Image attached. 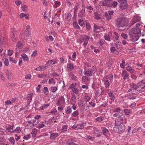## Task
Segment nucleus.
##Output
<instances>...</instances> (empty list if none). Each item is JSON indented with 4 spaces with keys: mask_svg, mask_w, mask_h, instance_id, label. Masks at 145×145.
Returning a JSON list of instances; mask_svg holds the SVG:
<instances>
[{
    "mask_svg": "<svg viewBox=\"0 0 145 145\" xmlns=\"http://www.w3.org/2000/svg\"><path fill=\"white\" fill-rule=\"evenodd\" d=\"M125 61L123 59H122L121 63L120 64V66L122 68H124L125 67Z\"/></svg>",
    "mask_w": 145,
    "mask_h": 145,
    "instance_id": "obj_58",
    "label": "nucleus"
},
{
    "mask_svg": "<svg viewBox=\"0 0 145 145\" xmlns=\"http://www.w3.org/2000/svg\"><path fill=\"white\" fill-rule=\"evenodd\" d=\"M126 69L129 72L131 73H134L135 72V70L129 66L127 67Z\"/></svg>",
    "mask_w": 145,
    "mask_h": 145,
    "instance_id": "obj_30",
    "label": "nucleus"
},
{
    "mask_svg": "<svg viewBox=\"0 0 145 145\" xmlns=\"http://www.w3.org/2000/svg\"><path fill=\"white\" fill-rule=\"evenodd\" d=\"M54 7L56 8L58 6L60 5V3L58 1H55L54 2Z\"/></svg>",
    "mask_w": 145,
    "mask_h": 145,
    "instance_id": "obj_59",
    "label": "nucleus"
},
{
    "mask_svg": "<svg viewBox=\"0 0 145 145\" xmlns=\"http://www.w3.org/2000/svg\"><path fill=\"white\" fill-rule=\"evenodd\" d=\"M110 50L111 52L113 53L114 54H117L118 53V52L116 50L115 47H111L110 48Z\"/></svg>",
    "mask_w": 145,
    "mask_h": 145,
    "instance_id": "obj_36",
    "label": "nucleus"
},
{
    "mask_svg": "<svg viewBox=\"0 0 145 145\" xmlns=\"http://www.w3.org/2000/svg\"><path fill=\"white\" fill-rule=\"evenodd\" d=\"M6 73L8 79H10L11 78L13 77V74L9 70H7L6 71Z\"/></svg>",
    "mask_w": 145,
    "mask_h": 145,
    "instance_id": "obj_17",
    "label": "nucleus"
},
{
    "mask_svg": "<svg viewBox=\"0 0 145 145\" xmlns=\"http://www.w3.org/2000/svg\"><path fill=\"white\" fill-rule=\"evenodd\" d=\"M132 40L133 42H135L137 40H138L139 39V37L140 36V35H135V34H132Z\"/></svg>",
    "mask_w": 145,
    "mask_h": 145,
    "instance_id": "obj_16",
    "label": "nucleus"
},
{
    "mask_svg": "<svg viewBox=\"0 0 145 145\" xmlns=\"http://www.w3.org/2000/svg\"><path fill=\"white\" fill-rule=\"evenodd\" d=\"M67 127L68 126L67 125H64L63 126L61 129L62 132H65L67 131Z\"/></svg>",
    "mask_w": 145,
    "mask_h": 145,
    "instance_id": "obj_40",
    "label": "nucleus"
},
{
    "mask_svg": "<svg viewBox=\"0 0 145 145\" xmlns=\"http://www.w3.org/2000/svg\"><path fill=\"white\" fill-rule=\"evenodd\" d=\"M67 67L68 70L70 71H72L74 67L73 64L71 63H69L67 64Z\"/></svg>",
    "mask_w": 145,
    "mask_h": 145,
    "instance_id": "obj_23",
    "label": "nucleus"
},
{
    "mask_svg": "<svg viewBox=\"0 0 145 145\" xmlns=\"http://www.w3.org/2000/svg\"><path fill=\"white\" fill-rule=\"evenodd\" d=\"M121 75L123 77V79L124 80L129 79V76L126 71L125 70L123 71Z\"/></svg>",
    "mask_w": 145,
    "mask_h": 145,
    "instance_id": "obj_11",
    "label": "nucleus"
},
{
    "mask_svg": "<svg viewBox=\"0 0 145 145\" xmlns=\"http://www.w3.org/2000/svg\"><path fill=\"white\" fill-rule=\"evenodd\" d=\"M54 118H55L54 117H51L48 120V122H45V123H46L47 124H48V123L51 124L52 123H53V122L54 123L56 121V120H55V121L54 120H55V119Z\"/></svg>",
    "mask_w": 145,
    "mask_h": 145,
    "instance_id": "obj_29",
    "label": "nucleus"
},
{
    "mask_svg": "<svg viewBox=\"0 0 145 145\" xmlns=\"http://www.w3.org/2000/svg\"><path fill=\"white\" fill-rule=\"evenodd\" d=\"M21 8L22 10L24 12H26L28 10L27 7L25 5H22Z\"/></svg>",
    "mask_w": 145,
    "mask_h": 145,
    "instance_id": "obj_39",
    "label": "nucleus"
},
{
    "mask_svg": "<svg viewBox=\"0 0 145 145\" xmlns=\"http://www.w3.org/2000/svg\"><path fill=\"white\" fill-rule=\"evenodd\" d=\"M103 135L106 138L108 137L110 135L108 130L105 127H102V128Z\"/></svg>",
    "mask_w": 145,
    "mask_h": 145,
    "instance_id": "obj_9",
    "label": "nucleus"
},
{
    "mask_svg": "<svg viewBox=\"0 0 145 145\" xmlns=\"http://www.w3.org/2000/svg\"><path fill=\"white\" fill-rule=\"evenodd\" d=\"M45 126V125L43 123H39L37 124L36 127L39 129H40Z\"/></svg>",
    "mask_w": 145,
    "mask_h": 145,
    "instance_id": "obj_48",
    "label": "nucleus"
},
{
    "mask_svg": "<svg viewBox=\"0 0 145 145\" xmlns=\"http://www.w3.org/2000/svg\"><path fill=\"white\" fill-rule=\"evenodd\" d=\"M11 37L12 40L13 42H15L17 39V34L15 32L11 34Z\"/></svg>",
    "mask_w": 145,
    "mask_h": 145,
    "instance_id": "obj_14",
    "label": "nucleus"
},
{
    "mask_svg": "<svg viewBox=\"0 0 145 145\" xmlns=\"http://www.w3.org/2000/svg\"><path fill=\"white\" fill-rule=\"evenodd\" d=\"M30 31L25 30L24 33L26 35V37L28 38L30 35Z\"/></svg>",
    "mask_w": 145,
    "mask_h": 145,
    "instance_id": "obj_46",
    "label": "nucleus"
},
{
    "mask_svg": "<svg viewBox=\"0 0 145 145\" xmlns=\"http://www.w3.org/2000/svg\"><path fill=\"white\" fill-rule=\"evenodd\" d=\"M65 103L64 98L63 97H61L59 98L58 101L56 103V104L57 106H59L62 104L64 103Z\"/></svg>",
    "mask_w": 145,
    "mask_h": 145,
    "instance_id": "obj_15",
    "label": "nucleus"
},
{
    "mask_svg": "<svg viewBox=\"0 0 145 145\" xmlns=\"http://www.w3.org/2000/svg\"><path fill=\"white\" fill-rule=\"evenodd\" d=\"M108 95L112 101H114V100L115 96L112 93L110 92L108 93Z\"/></svg>",
    "mask_w": 145,
    "mask_h": 145,
    "instance_id": "obj_42",
    "label": "nucleus"
},
{
    "mask_svg": "<svg viewBox=\"0 0 145 145\" xmlns=\"http://www.w3.org/2000/svg\"><path fill=\"white\" fill-rule=\"evenodd\" d=\"M140 20V18L139 17L137 16H134L131 21V23L132 25H133L134 23L138 22Z\"/></svg>",
    "mask_w": 145,
    "mask_h": 145,
    "instance_id": "obj_13",
    "label": "nucleus"
},
{
    "mask_svg": "<svg viewBox=\"0 0 145 145\" xmlns=\"http://www.w3.org/2000/svg\"><path fill=\"white\" fill-rule=\"evenodd\" d=\"M138 86H137L135 84H133L130 86V88L127 92V95L135 94L137 93H137L138 92H140L139 91H138L137 90V88Z\"/></svg>",
    "mask_w": 145,
    "mask_h": 145,
    "instance_id": "obj_5",
    "label": "nucleus"
},
{
    "mask_svg": "<svg viewBox=\"0 0 145 145\" xmlns=\"http://www.w3.org/2000/svg\"><path fill=\"white\" fill-rule=\"evenodd\" d=\"M72 91L73 93L77 94L78 93V89L76 88H74L72 89Z\"/></svg>",
    "mask_w": 145,
    "mask_h": 145,
    "instance_id": "obj_54",
    "label": "nucleus"
},
{
    "mask_svg": "<svg viewBox=\"0 0 145 145\" xmlns=\"http://www.w3.org/2000/svg\"><path fill=\"white\" fill-rule=\"evenodd\" d=\"M97 71L96 67L95 66H93L91 69L84 71V76H83L82 81L85 82H88L89 80V77L91 76Z\"/></svg>",
    "mask_w": 145,
    "mask_h": 145,
    "instance_id": "obj_1",
    "label": "nucleus"
},
{
    "mask_svg": "<svg viewBox=\"0 0 145 145\" xmlns=\"http://www.w3.org/2000/svg\"><path fill=\"white\" fill-rule=\"evenodd\" d=\"M119 127L120 129V131L121 132H122L125 129V126L122 123H121V124L119 125Z\"/></svg>",
    "mask_w": 145,
    "mask_h": 145,
    "instance_id": "obj_49",
    "label": "nucleus"
},
{
    "mask_svg": "<svg viewBox=\"0 0 145 145\" xmlns=\"http://www.w3.org/2000/svg\"><path fill=\"white\" fill-rule=\"evenodd\" d=\"M125 117V116L123 114L119 116L115 120V124L117 125H120L123 122V119Z\"/></svg>",
    "mask_w": 145,
    "mask_h": 145,
    "instance_id": "obj_6",
    "label": "nucleus"
},
{
    "mask_svg": "<svg viewBox=\"0 0 145 145\" xmlns=\"http://www.w3.org/2000/svg\"><path fill=\"white\" fill-rule=\"evenodd\" d=\"M101 85V83L99 79H97L94 80L92 87L94 89H95Z\"/></svg>",
    "mask_w": 145,
    "mask_h": 145,
    "instance_id": "obj_7",
    "label": "nucleus"
},
{
    "mask_svg": "<svg viewBox=\"0 0 145 145\" xmlns=\"http://www.w3.org/2000/svg\"><path fill=\"white\" fill-rule=\"evenodd\" d=\"M21 57L24 60L28 61L29 60L27 56L25 54H22L21 55Z\"/></svg>",
    "mask_w": 145,
    "mask_h": 145,
    "instance_id": "obj_35",
    "label": "nucleus"
},
{
    "mask_svg": "<svg viewBox=\"0 0 145 145\" xmlns=\"http://www.w3.org/2000/svg\"><path fill=\"white\" fill-rule=\"evenodd\" d=\"M49 106V104H47L46 105H44L43 106H41L40 107V109L41 110H43L44 109H46Z\"/></svg>",
    "mask_w": 145,
    "mask_h": 145,
    "instance_id": "obj_43",
    "label": "nucleus"
},
{
    "mask_svg": "<svg viewBox=\"0 0 145 145\" xmlns=\"http://www.w3.org/2000/svg\"><path fill=\"white\" fill-rule=\"evenodd\" d=\"M0 44L3 45L6 42V40L5 37L3 36H1L0 38Z\"/></svg>",
    "mask_w": 145,
    "mask_h": 145,
    "instance_id": "obj_26",
    "label": "nucleus"
},
{
    "mask_svg": "<svg viewBox=\"0 0 145 145\" xmlns=\"http://www.w3.org/2000/svg\"><path fill=\"white\" fill-rule=\"evenodd\" d=\"M14 127V125H9L7 127L6 129L8 132L11 133H13V127Z\"/></svg>",
    "mask_w": 145,
    "mask_h": 145,
    "instance_id": "obj_18",
    "label": "nucleus"
},
{
    "mask_svg": "<svg viewBox=\"0 0 145 145\" xmlns=\"http://www.w3.org/2000/svg\"><path fill=\"white\" fill-rule=\"evenodd\" d=\"M103 119L104 118L103 117L100 116L97 117L96 120L98 121H101L103 120Z\"/></svg>",
    "mask_w": 145,
    "mask_h": 145,
    "instance_id": "obj_64",
    "label": "nucleus"
},
{
    "mask_svg": "<svg viewBox=\"0 0 145 145\" xmlns=\"http://www.w3.org/2000/svg\"><path fill=\"white\" fill-rule=\"evenodd\" d=\"M113 75L112 74H109L105 76L102 79V81L103 82L106 88H109L110 84L113 81Z\"/></svg>",
    "mask_w": 145,
    "mask_h": 145,
    "instance_id": "obj_2",
    "label": "nucleus"
},
{
    "mask_svg": "<svg viewBox=\"0 0 145 145\" xmlns=\"http://www.w3.org/2000/svg\"><path fill=\"white\" fill-rule=\"evenodd\" d=\"M57 111L56 109H52L50 113L52 114L55 115L56 114Z\"/></svg>",
    "mask_w": 145,
    "mask_h": 145,
    "instance_id": "obj_60",
    "label": "nucleus"
},
{
    "mask_svg": "<svg viewBox=\"0 0 145 145\" xmlns=\"http://www.w3.org/2000/svg\"><path fill=\"white\" fill-rule=\"evenodd\" d=\"M95 18L97 20H99L100 19L101 17V15L97 12H94Z\"/></svg>",
    "mask_w": 145,
    "mask_h": 145,
    "instance_id": "obj_28",
    "label": "nucleus"
},
{
    "mask_svg": "<svg viewBox=\"0 0 145 145\" xmlns=\"http://www.w3.org/2000/svg\"><path fill=\"white\" fill-rule=\"evenodd\" d=\"M128 20L126 18H119L117 20L116 25L118 27H123L127 25Z\"/></svg>",
    "mask_w": 145,
    "mask_h": 145,
    "instance_id": "obj_4",
    "label": "nucleus"
},
{
    "mask_svg": "<svg viewBox=\"0 0 145 145\" xmlns=\"http://www.w3.org/2000/svg\"><path fill=\"white\" fill-rule=\"evenodd\" d=\"M58 136V134L56 133H51L50 135V139H54Z\"/></svg>",
    "mask_w": 145,
    "mask_h": 145,
    "instance_id": "obj_22",
    "label": "nucleus"
},
{
    "mask_svg": "<svg viewBox=\"0 0 145 145\" xmlns=\"http://www.w3.org/2000/svg\"><path fill=\"white\" fill-rule=\"evenodd\" d=\"M79 115V112L77 110H76L74 112H73L72 114V116L74 117H76L78 116Z\"/></svg>",
    "mask_w": 145,
    "mask_h": 145,
    "instance_id": "obj_41",
    "label": "nucleus"
},
{
    "mask_svg": "<svg viewBox=\"0 0 145 145\" xmlns=\"http://www.w3.org/2000/svg\"><path fill=\"white\" fill-rule=\"evenodd\" d=\"M47 68V67L46 66H41L36 68L35 70L38 71H42L46 70Z\"/></svg>",
    "mask_w": 145,
    "mask_h": 145,
    "instance_id": "obj_20",
    "label": "nucleus"
},
{
    "mask_svg": "<svg viewBox=\"0 0 145 145\" xmlns=\"http://www.w3.org/2000/svg\"><path fill=\"white\" fill-rule=\"evenodd\" d=\"M128 98L130 100H133L135 99L136 97L133 95H127Z\"/></svg>",
    "mask_w": 145,
    "mask_h": 145,
    "instance_id": "obj_47",
    "label": "nucleus"
},
{
    "mask_svg": "<svg viewBox=\"0 0 145 145\" xmlns=\"http://www.w3.org/2000/svg\"><path fill=\"white\" fill-rule=\"evenodd\" d=\"M143 75V79L138 82L139 85L137 88V91L140 92L145 91V75Z\"/></svg>",
    "mask_w": 145,
    "mask_h": 145,
    "instance_id": "obj_3",
    "label": "nucleus"
},
{
    "mask_svg": "<svg viewBox=\"0 0 145 145\" xmlns=\"http://www.w3.org/2000/svg\"><path fill=\"white\" fill-rule=\"evenodd\" d=\"M93 128L94 131L95 133L97 132L98 133H100L101 131L99 130V128H97L95 127H93Z\"/></svg>",
    "mask_w": 145,
    "mask_h": 145,
    "instance_id": "obj_53",
    "label": "nucleus"
},
{
    "mask_svg": "<svg viewBox=\"0 0 145 145\" xmlns=\"http://www.w3.org/2000/svg\"><path fill=\"white\" fill-rule=\"evenodd\" d=\"M58 61V60L57 59H54L48 61L47 62V63H48L50 65H52L57 63Z\"/></svg>",
    "mask_w": 145,
    "mask_h": 145,
    "instance_id": "obj_21",
    "label": "nucleus"
},
{
    "mask_svg": "<svg viewBox=\"0 0 145 145\" xmlns=\"http://www.w3.org/2000/svg\"><path fill=\"white\" fill-rule=\"evenodd\" d=\"M72 111V107L69 106L67 108L66 110V113L67 114H70Z\"/></svg>",
    "mask_w": 145,
    "mask_h": 145,
    "instance_id": "obj_31",
    "label": "nucleus"
},
{
    "mask_svg": "<svg viewBox=\"0 0 145 145\" xmlns=\"http://www.w3.org/2000/svg\"><path fill=\"white\" fill-rule=\"evenodd\" d=\"M121 109L120 107H118L117 108H115L112 109V111L114 113H119L121 111Z\"/></svg>",
    "mask_w": 145,
    "mask_h": 145,
    "instance_id": "obj_27",
    "label": "nucleus"
},
{
    "mask_svg": "<svg viewBox=\"0 0 145 145\" xmlns=\"http://www.w3.org/2000/svg\"><path fill=\"white\" fill-rule=\"evenodd\" d=\"M78 22L79 24L81 26H83L84 25V22L83 20L79 19L78 20Z\"/></svg>",
    "mask_w": 145,
    "mask_h": 145,
    "instance_id": "obj_56",
    "label": "nucleus"
},
{
    "mask_svg": "<svg viewBox=\"0 0 145 145\" xmlns=\"http://www.w3.org/2000/svg\"><path fill=\"white\" fill-rule=\"evenodd\" d=\"M20 37L23 40H25L27 38H28L26 37V35L24 33L21 34L20 35Z\"/></svg>",
    "mask_w": 145,
    "mask_h": 145,
    "instance_id": "obj_51",
    "label": "nucleus"
},
{
    "mask_svg": "<svg viewBox=\"0 0 145 145\" xmlns=\"http://www.w3.org/2000/svg\"><path fill=\"white\" fill-rule=\"evenodd\" d=\"M12 105L11 102L10 100H7L5 102V105L6 106L7 105Z\"/></svg>",
    "mask_w": 145,
    "mask_h": 145,
    "instance_id": "obj_63",
    "label": "nucleus"
},
{
    "mask_svg": "<svg viewBox=\"0 0 145 145\" xmlns=\"http://www.w3.org/2000/svg\"><path fill=\"white\" fill-rule=\"evenodd\" d=\"M85 8H83L78 13V16L80 17H82L84 14Z\"/></svg>",
    "mask_w": 145,
    "mask_h": 145,
    "instance_id": "obj_25",
    "label": "nucleus"
},
{
    "mask_svg": "<svg viewBox=\"0 0 145 145\" xmlns=\"http://www.w3.org/2000/svg\"><path fill=\"white\" fill-rule=\"evenodd\" d=\"M84 102V101L82 99H80L78 100V105L79 106H80L82 105L83 107H85L86 105H85V104H83Z\"/></svg>",
    "mask_w": 145,
    "mask_h": 145,
    "instance_id": "obj_32",
    "label": "nucleus"
},
{
    "mask_svg": "<svg viewBox=\"0 0 145 145\" xmlns=\"http://www.w3.org/2000/svg\"><path fill=\"white\" fill-rule=\"evenodd\" d=\"M71 14L70 13H67L65 15V19L67 21H70L71 19Z\"/></svg>",
    "mask_w": 145,
    "mask_h": 145,
    "instance_id": "obj_34",
    "label": "nucleus"
},
{
    "mask_svg": "<svg viewBox=\"0 0 145 145\" xmlns=\"http://www.w3.org/2000/svg\"><path fill=\"white\" fill-rule=\"evenodd\" d=\"M103 27H99L98 26V25L94 24L93 26V28H94V32H96L97 31V30L98 29H99L100 28H102Z\"/></svg>",
    "mask_w": 145,
    "mask_h": 145,
    "instance_id": "obj_38",
    "label": "nucleus"
},
{
    "mask_svg": "<svg viewBox=\"0 0 145 145\" xmlns=\"http://www.w3.org/2000/svg\"><path fill=\"white\" fill-rule=\"evenodd\" d=\"M21 131L20 128L19 127H17L14 130L13 133L14 132H17V133H20Z\"/></svg>",
    "mask_w": 145,
    "mask_h": 145,
    "instance_id": "obj_55",
    "label": "nucleus"
},
{
    "mask_svg": "<svg viewBox=\"0 0 145 145\" xmlns=\"http://www.w3.org/2000/svg\"><path fill=\"white\" fill-rule=\"evenodd\" d=\"M112 3V0H102L101 1L102 5L103 6H106L108 7L111 6V3Z\"/></svg>",
    "mask_w": 145,
    "mask_h": 145,
    "instance_id": "obj_8",
    "label": "nucleus"
},
{
    "mask_svg": "<svg viewBox=\"0 0 145 145\" xmlns=\"http://www.w3.org/2000/svg\"><path fill=\"white\" fill-rule=\"evenodd\" d=\"M131 34L141 35L140 30L139 28H135L131 30Z\"/></svg>",
    "mask_w": 145,
    "mask_h": 145,
    "instance_id": "obj_10",
    "label": "nucleus"
},
{
    "mask_svg": "<svg viewBox=\"0 0 145 145\" xmlns=\"http://www.w3.org/2000/svg\"><path fill=\"white\" fill-rule=\"evenodd\" d=\"M8 140L13 145L14 144L15 140L13 137H10L8 138Z\"/></svg>",
    "mask_w": 145,
    "mask_h": 145,
    "instance_id": "obj_52",
    "label": "nucleus"
},
{
    "mask_svg": "<svg viewBox=\"0 0 145 145\" xmlns=\"http://www.w3.org/2000/svg\"><path fill=\"white\" fill-rule=\"evenodd\" d=\"M127 6V1L121 2L120 4V8L121 10L125 9Z\"/></svg>",
    "mask_w": 145,
    "mask_h": 145,
    "instance_id": "obj_12",
    "label": "nucleus"
},
{
    "mask_svg": "<svg viewBox=\"0 0 145 145\" xmlns=\"http://www.w3.org/2000/svg\"><path fill=\"white\" fill-rule=\"evenodd\" d=\"M89 39L90 37L88 36L85 37L84 38L83 40H84V42L83 44V45L84 47H85L87 45Z\"/></svg>",
    "mask_w": 145,
    "mask_h": 145,
    "instance_id": "obj_19",
    "label": "nucleus"
},
{
    "mask_svg": "<svg viewBox=\"0 0 145 145\" xmlns=\"http://www.w3.org/2000/svg\"><path fill=\"white\" fill-rule=\"evenodd\" d=\"M23 45L20 42H19L17 44L16 46L18 48H21Z\"/></svg>",
    "mask_w": 145,
    "mask_h": 145,
    "instance_id": "obj_61",
    "label": "nucleus"
},
{
    "mask_svg": "<svg viewBox=\"0 0 145 145\" xmlns=\"http://www.w3.org/2000/svg\"><path fill=\"white\" fill-rule=\"evenodd\" d=\"M57 89V87H54L53 86H52L50 88L49 90L50 91L53 92H55L56 91Z\"/></svg>",
    "mask_w": 145,
    "mask_h": 145,
    "instance_id": "obj_33",
    "label": "nucleus"
},
{
    "mask_svg": "<svg viewBox=\"0 0 145 145\" xmlns=\"http://www.w3.org/2000/svg\"><path fill=\"white\" fill-rule=\"evenodd\" d=\"M105 16L108 21L110 20L112 18L111 16V15H109L107 12H105Z\"/></svg>",
    "mask_w": 145,
    "mask_h": 145,
    "instance_id": "obj_37",
    "label": "nucleus"
},
{
    "mask_svg": "<svg viewBox=\"0 0 145 145\" xmlns=\"http://www.w3.org/2000/svg\"><path fill=\"white\" fill-rule=\"evenodd\" d=\"M104 38L105 40L109 41H110V36H109L108 35L105 34L104 35Z\"/></svg>",
    "mask_w": 145,
    "mask_h": 145,
    "instance_id": "obj_50",
    "label": "nucleus"
},
{
    "mask_svg": "<svg viewBox=\"0 0 145 145\" xmlns=\"http://www.w3.org/2000/svg\"><path fill=\"white\" fill-rule=\"evenodd\" d=\"M105 40H101L100 41L97 43V44L99 46H101L104 44Z\"/></svg>",
    "mask_w": 145,
    "mask_h": 145,
    "instance_id": "obj_45",
    "label": "nucleus"
},
{
    "mask_svg": "<svg viewBox=\"0 0 145 145\" xmlns=\"http://www.w3.org/2000/svg\"><path fill=\"white\" fill-rule=\"evenodd\" d=\"M73 25L74 27L75 28H77L78 29H79L80 28V27L78 24L77 22H74L73 23Z\"/></svg>",
    "mask_w": 145,
    "mask_h": 145,
    "instance_id": "obj_57",
    "label": "nucleus"
},
{
    "mask_svg": "<svg viewBox=\"0 0 145 145\" xmlns=\"http://www.w3.org/2000/svg\"><path fill=\"white\" fill-rule=\"evenodd\" d=\"M119 125H117L116 124H115V126L114 127V130L116 133H118L119 132H121L120 131V129L119 127Z\"/></svg>",
    "mask_w": 145,
    "mask_h": 145,
    "instance_id": "obj_24",
    "label": "nucleus"
},
{
    "mask_svg": "<svg viewBox=\"0 0 145 145\" xmlns=\"http://www.w3.org/2000/svg\"><path fill=\"white\" fill-rule=\"evenodd\" d=\"M125 114L126 115H129L130 113V110L127 109H125L124 110Z\"/></svg>",
    "mask_w": 145,
    "mask_h": 145,
    "instance_id": "obj_62",
    "label": "nucleus"
},
{
    "mask_svg": "<svg viewBox=\"0 0 145 145\" xmlns=\"http://www.w3.org/2000/svg\"><path fill=\"white\" fill-rule=\"evenodd\" d=\"M91 98L90 97L87 95H85L84 97V99L86 102L89 101Z\"/></svg>",
    "mask_w": 145,
    "mask_h": 145,
    "instance_id": "obj_44",
    "label": "nucleus"
}]
</instances>
